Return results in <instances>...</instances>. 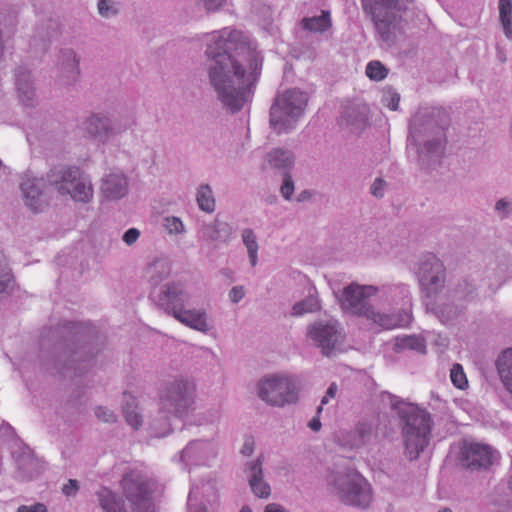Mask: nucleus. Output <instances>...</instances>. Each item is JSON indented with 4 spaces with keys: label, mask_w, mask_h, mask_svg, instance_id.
I'll list each match as a JSON object with an SVG mask.
<instances>
[{
    "label": "nucleus",
    "mask_w": 512,
    "mask_h": 512,
    "mask_svg": "<svg viewBox=\"0 0 512 512\" xmlns=\"http://www.w3.org/2000/svg\"><path fill=\"white\" fill-rule=\"evenodd\" d=\"M208 83L223 109L237 113L250 101L263 58L249 37L229 27L211 33L206 43Z\"/></svg>",
    "instance_id": "f257e3e1"
},
{
    "label": "nucleus",
    "mask_w": 512,
    "mask_h": 512,
    "mask_svg": "<svg viewBox=\"0 0 512 512\" xmlns=\"http://www.w3.org/2000/svg\"><path fill=\"white\" fill-rule=\"evenodd\" d=\"M80 326L67 322L49 328L40 339L41 357L47 371L64 378L82 376L91 367L94 354L78 346Z\"/></svg>",
    "instance_id": "f03ea898"
},
{
    "label": "nucleus",
    "mask_w": 512,
    "mask_h": 512,
    "mask_svg": "<svg viewBox=\"0 0 512 512\" xmlns=\"http://www.w3.org/2000/svg\"><path fill=\"white\" fill-rule=\"evenodd\" d=\"M448 113L438 107H420L409 121L407 149L414 147L422 169L435 168L447 143Z\"/></svg>",
    "instance_id": "7ed1b4c3"
},
{
    "label": "nucleus",
    "mask_w": 512,
    "mask_h": 512,
    "mask_svg": "<svg viewBox=\"0 0 512 512\" xmlns=\"http://www.w3.org/2000/svg\"><path fill=\"white\" fill-rule=\"evenodd\" d=\"M382 400L389 401L390 408L399 418L406 457L411 461L416 460L430 442L434 425L431 414L418 405L405 402L389 392L382 393Z\"/></svg>",
    "instance_id": "20e7f679"
},
{
    "label": "nucleus",
    "mask_w": 512,
    "mask_h": 512,
    "mask_svg": "<svg viewBox=\"0 0 512 512\" xmlns=\"http://www.w3.org/2000/svg\"><path fill=\"white\" fill-rule=\"evenodd\" d=\"M326 482L330 493L345 505L365 509L372 501L369 482L355 470L332 471Z\"/></svg>",
    "instance_id": "39448f33"
},
{
    "label": "nucleus",
    "mask_w": 512,
    "mask_h": 512,
    "mask_svg": "<svg viewBox=\"0 0 512 512\" xmlns=\"http://www.w3.org/2000/svg\"><path fill=\"white\" fill-rule=\"evenodd\" d=\"M364 11L374 22L384 41H389L398 29L404 15L415 8L414 0H361Z\"/></svg>",
    "instance_id": "423d86ee"
},
{
    "label": "nucleus",
    "mask_w": 512,
    "mask_h": 512,
    "mask_svg": "<svg viewBox=\"0 0 512 512\" xmlns=\"http://www.w3.org/2000/svg\"><path fill=\"white\" fill-rule=\"evenodd\" d=\"M307 102V94L296 88L277 95L270 108V127L277 134L288 133L295 129Z\"/></svg>",
    "instance_id": "0eeeda50"
},
{
    "label": "nucleus",
    "mask_w": 512,
    "mask_h": 512,
    "mask_svg": "<svg viewBox=\"0 0 512 512\" xmlns=\"http://www.w3.org/2000/svg\"><path fill=\"white\" fill-rule=\"evenodd\" d=\"M195 386L186 378L177 377L167 381L159 392L160 414H171L174 418L186 417L194 408Z\"/></svg>",
    "instance_id": "6e6552de"
},
{
    "label": "nucleus",
    "mask_w": 512,
    "mask_h": 512,
    "mask_svg": "<svg viewBox=\"0 0 512 512\" xmlns=\"http://www.w3.org/2000/svg\"><path fill=\"white\" fill-rule=\"evenodd\" d=\"M417 277L422 303L438 297L446 288V267L435 255L428 254L420 259Z\"/></svg>",
    "instance_id": "1a4fd4ad"
},
{
    "label": "nucleus",
    "mask_w": 512,
    "mask_h": 512,
    "mask_svg": "<svg viewBox=\"0 0 512 512\" xmlns=\"http://www.w3.org/2000/svg\"><path fill=\"white\" fill-rule=\"evenodd\" d=\"M299 385L291 377L273 375L258 383V397L270 406L283 407L298 400Z\"/></svg>",
    "instance_id": "9d476101"
},
{
    "label": "nucleus",
    "mask_w": 512,
    "mask_h": 512,
    "mask_svg": "<svg viewBox=\"0 0 512 512\" xmlns=\"http://www.w3.org/2000/svg\"><path fill=\"white\" fill-rule=\"evenodd\" d=\"M306 335L326 357L341 351L345 341L343 328L336 319L314 321L307 326Z\"/></svg>",
    "instance_id": "9b49d317"
},
{
    "label": "nucleus",
    "mask_w": 512,
    "mask_h": 512,
    "mask_svg": "<svg viewBox=\"0 0 512 512\" xmlns=\"http://www.w3.org/2000/svg\"><path fill=\"white\" fill-rule=\"evenodd\" d=\"M121 486L130 503L131 512H154L151 500L154 483L143 474L131 471L124 475Z\"/></svg>",
    "instance_id": "f8f14e48"
},
{
    "label": "nucleus",
    "mask_w": 512,
    "mask_h": 512,
    "mask_svg": "<svg viewBox=\"0 0 512 512\" xmlns=\"http://www.w3.org/2000/svg\"><path fill=\"white\" fill-rule=\"evenodd\" d=\"M377 292L378 288L376 286L351 283L343 289L340 299L341 308L353 315L367 319L373 309L368 300Z\"/></svg>",
    "instance_id": "ddd939ff"
},
{
    "label": "nucleus",
    "mask_w": 512,
    "mask_h": 512,
    "mask_svg": "<svg viewBox=\"0 0 512 512\" xmlns=\"http://www.w3.org/2000/svg\"><path fill=\"white\" fill-rule=\"evenodd\" d=\"M155 305L168 315L174 316L188 306L190 295L180 282H167L151 293Z\"/></svg>",
    "instance_id": "4468645a"
},
{
    "label": "nucleus",
    "mask_w": 512,
    "mask_h": 512,
    "mask_svg": "<svg viewBox=\"0 0 512 512\" xmlns=\"http://www.w3.org/2000/svg\"><path fill=\"white\" fill-rule=\"evenodd\" d=\"M83 128L90 138L106 144L111 138L126 131L128 127L106 114L95 113L86 118Z\"/></svg>",
    "instance_id": "2eb2a0df"
},
{
    "label": "nucleus",
    "mask_w": 512,
    "mask_h": 512,
    "mask_svg": "<svg viewBox=\"0 0 512 512\" xmlns=\"http://www.w3.org/2000/svg\"><path fill=\"white\" fill-rule=\"evenodd\" d=\"M79 62L80 58L74 49H59L55 55V80L62 86L74 84L80 75Z\"/></svg>",
    "instance_id": "dca6fc26"
},
{
    "label": "nucleus",
    "mask_w": 512,
    "mask_h": 512,
    "mask_svg": "<svg viewBox=\"0 0 512 512\" xmlns=\"http://www.w3.org/2000/svg\"><path fill=\"white\" fill-rule=\"evenodd\" d=\"M130 182L127 174L113 168L103 174L100 180L99 193L103 201L114 202L125 198L129 193Z\"/></svg>",
    "instance_id": "f3484780"
},
{
    "label": "nucleus",
    "mask_w": 512,
    "mask_h": 512,
    "mask_svg": "<svg viewBox=\"0 0 512 512\" xmlns=\"http://www.w3.org/2000/svg\"><path fill=\"white\" fill-rule=\"evenodd\" d=\"M425 311L433 315L443 325H453L455 322L465 314L466 305L457 303L454 300L448 299L447 294L443 297L440 295L432 300L423 303Z\"/></svg>",
    "instance_id": "a211bd4d"
},
{
    "label": "nucleus",
    "mask_w": 512,
    "mask_h": 512,
    "mask_svg": "<svg viewBox=\"0 0 512 512\" xmlns=\"http://www.w3.org/2000/svg\"><path fill=\"white\" fill-rule=\"evenodd\" d=\"M494 459L495 454L488 445L469 443L461 449V464L471 471L487 469Z\"/></svg>",
    "instance_id": "6ab92c4d"
},
{
    "label": "nucleus",
    "mask_w": 512,
    "mask_h": 512,
    "mask_svg": "<svg viewBox=\"0 0 512 512\" xmlns=\"http://www.w3.org/2000/svg\"><path fill=\"white\" fill-rule=\"evenodd\" d=\"M243 473L248 481L252 493L261 499H267L271 495V487L264 479L263 456L255 460L247 461L243 465Z\"/></svg>",
    "instance_id": "aec40b11"
},
{
    "label": "nucleus",
    "mask_w": 512,
    "mask_h": 512,
    "mask_svg": "<svg viewBox=\"0 0 512 512\" xmlns=\"http://www.w3.org/2000/svg\"><path fill=\"white\" fill-rule=\"evenodd\" d=\"M45 180L25 174L20 182V190L25 205L33 212L42 210L44 201Z\"/></svg>",
    "instance_id": "412c9836"
},
{
    "label": "nucleus",
    "mask_w": 512,
    "mask_h": 512,
    "mask_svg": "<svg viewBox=\"0 0 512 512\" xmlns=\"http://www.w3.org/2000/svg\"><path fill=\"white\" fill-rule=\"evenodd\" d=\"M82 170L78 167L55 166L47 173V181L61 195H69Z\"/></svg>",
    "instance_id": "4be33fe9"
},
{
    "label": "nucleus",
    "mask_w": 512,
    "mask_h": 512,
    "mask_svg": "<svg viewBox=\"0 0 512 512\" xmlns=\"http://www.w3.org/2000/svg\"><path fill=\"white\" fill-rule=\"evenodd\" d=\"M199 233L204 242L218 248L220 245L229 242L233 228L228 222L216 217L208 223H203Z\"/></svg>",
    "instance_id": "5701e85b"
},
{
    "label": "nucleus",
    "mask_w": 512,
    "mask_h": 512,
    "mask_svg": "<svg viewBox=\"0 0 512 512\" xmlns=\"http://www.w3.org/2000/svg\"><path fill=\"white\" fill-rule=\"evenodd\" d=\"M216 456L213 444L207 440H194L182 450L180 461L185 465L204 464L207 460Z\"/></svg>",
    "instance_id": "b1692460"
},
{
    "label": "nucleus",
    "mask_w": 512,
    "mask_h": 512,
    "mask_svg": "<svg viewBox=\"0 0 512 512\" xmlns=\"http://www.w3.org/2000/svg\"><path fill=\"white\" fill-rule=\"evenodd\" d=\"M15 86L20 103L28 108L35 107L37 104V96L31 72L19 68L15 75Z\"/></svg>",
    "instance_id": "393cba45"
},
{
    "label": "nucleus",
    "mask_w": 512,
    "mask_h": 512,
    "mask_svg": "<svg viewBox=\"0 0 512 512\" xmlns=\"http://www.w3.org/2000/svg\"><path fill=\"white\" fill-rule=\"evenodd\" d=\"M367 320L372 321L383 329L389 330L407 327L412 321V314L405 309H400L392 313H380L373 308Z\"/></svg>",
    "instance_id": "a878e982"
},
{
    "label": "nucleus",
    "mask_w": 512,
    "mask_h": 512,
    "mask_svg": "<svg viewBox=\"0 0 512 512\" xmlns=\"http://www.w3.org/2000/svg\"><path fill=\"white\" fill-rule=\"evenodd\" d=\"M296 156L290 149L276 147L265 155V162L269 168L278 171L281 175L290 173L295 166Z\"/></svg>",
    "instance_id": "bb28decb"
},
{
    "label": "nucleus",
    "mask_w": 512,
    "mask_h": 512,
    "mask_svg": "<svg viewBox=\"0 0 512 512\" xmlns=\"http://www.w3.org/2000/svg\"><path fill=\"white\" fill-rule=\"evenodd\" d=\"M173 317L182 324L203 333L210 329L207 322V313L204 309H188L186 306Z\"/></svg>",
    "instance_id": "cd10ccee"
},
{
    "label": "nucleus",
    "mask_w": 512,
    "mask_h": 512,
    "mask_svg": "<svg viewBox=\"0 0 512 512\" xmlns=\"http://www.w3.org/2000/svg\"><path fill=\"white\" fill-rule=\"evenodd\" d=\"M15 461L18 477L20 478L29 480L39 473L38 460L29 449H21V451L16 455Z\"/></svg>",
    "instance_id": "c85d7f7f"
},
{
    "label": "nucleus",
    "mask_w": 512,
    "mask_h": 512,
    "mask_svg": "<svg viewBox=\"0 0 512 512\" xmlns=\"http://www.w3.org/2000/svg\"><path fill=\"white\" fill-rule=\"evenodd\" d=\"M495 366L505 390L512 393V348H506L498 355Z\"/></svg>",
    "instance_id": "c756f323"
},
{
    "label": "nucleus",
    "mask_w": 512,
    "mask_h": 512,
    "mask_svg": "<svg viewBox=\"0 0 512 512\" xmlns=\"http://www.w3.org/2000/svg\"><path fill=\"white\" fill-rule=\"evenodd\" d=\"M445 294L448 299L467 306V303L476 296V287L468 279H461L453 284Z\"/></svg>",
    "instance_id": "7c9ffc66"
},
{
    "label": "nucleus",
    "mask_w": 512,
    "mask_h": 512,
    "mask_svg": "<svg viewBox=\"0 0 512 512\" xmlns=\"http://www.w3.org/2000/svg\"><path fill=\"white\" fill-rule=\"evenodd\" d=\"M341 121L355 129L363 128L368 121V107L365 104L347 106L342 112Z\"/></svg>",
    "instance_id": "2f4dec72"
},
{
    "label": "nucleus",
    "mask_w": 512,
    "mask_h": 512,
    "mask_svg": "<svg viewBox=\"0 0 512 512\" xmlns=\"http://www.w3.org/2000/svg\"><path fill=\"white\" fill-rule=\"evenodd\" d=\"M99 506L104 512H127L124 501L112 490L101 487L96 492Z\"/></svg>",
    "instance_id": "473e14b6"
},
{
    "label": "nucleus",
    "mask_w": 512,
    "mask_h": 512,
    "mask_svg": "<svg viewBox=\"0 0 512 512\" xmlns=\"http://www.w3.org/2000/svg\"><path fill=\"white\" fill-rule=\"evenodd\" d=\"M171 263L167 259H156L149 264L146 274L153 286H158L171 274Z\"/></svg>",
    "instance_id": "72a5a7b5"
},
{
    "label": "nucleus",
    "mask_w": 512,
    "mask_h": 512,
    "mask_svg": "<svg viewBox=\"0 0 512 512\" xmlns=\"http://www.w3.org/2000/svg\"><path fill=\"white\" fill-rule=\"evenodd\" d=\"M69 196L78 202L88 203L93 197V186L87 175L82 171L78 181L75 183L74 189H70Z\"/></svg>",
    "instance_id": "f704fd0d"
},
{
    "label": "nucleus",
    "mask_w": 512,
    "mask_h": 512,
    "mask_svg": "<svg viewBox=\"0 0 512 512\" xmlns=\"http://www.w3.org/2000/svg\"><path fill=\"white\" fill-rule=\"evenodd\" d=\"M302 27L311 32H325L331 25L330 12L322 10L318 16L305 17L301 21Z\"/></svg>",
    "instance_id": "c9c22d12"
},
{
    "label": "nucleus",
    "mask_w": 512,
    "mask_h": 512,
    "mask_svg": "<svg viewBox=\"0 0 512 512\" xmlns=\"http://www.w3.org/2000/svg\"><path fill=\"white\" fill-rule=\"evenodd\" d=\"M196 201L200 210L213 213L216 209V200L209 184H201L196 191Z\"/></svg>",
    "instance_id": "e433bc0d"
},
{
    "label": "nucleus",
    "mask_w": 512,
    "mask_h": 512,
    "mask_svg": "<svg viewBox=\"0 0 512 512\" xmlns=\"http://www.w3.org/2000/svg\"><path fill=\"white\" fill-rule=\"evenodd\" d=\"M375 424L372 421H360L354 429V446H361L368 443L375 435Z\"/></svg>",
    "instance_id": "4c0bfd02"
},
{
    "label": "nucleus",
    "mask_w": 512,
    "mask_h": 512,
    "mask_svg": "<svg viewBox=\"0 0 512 512\" xmlns=\"http://www.w3.org/2000/svg\"><path fill=\"white\" fill-rule=\"evenodd\" d=\"M171 414H160L158 408V414L155 416L150 423V431L154 437L160 438L168 435L172 431Z\"/></svg>",
    "instance_id": "58836bf2"
},
{
    "label": "nucleus",
    "mask_w": 512,
    "mask_h": 512,
    "mask_svg": "<svg viewBox=\"0 0 512 512\" xmlns=\"http://www.w3.org/2000/svg\"><path fill=\"white\" fill-rule=\"evenodd\" d=\"M321 309L320 301L316 295L309 293L303 300L295 303L292 307V316H302L307 313L317 312Z\"/></svg>",
    "instance_id": "ea45409f"
},
{
    "label": "nucleus",
    "mask_w": 512,
    "mask_h": 512,
    "mask_svg": "<svg viewBox=\"0 0 512 512\" xmlns=\"http://www.w3.org/2000/svg\"><path fill=\"white\" fill-rule=\"evenodd\" d=\"M405 349L425 353L426 345L424 339L416 335L397 337L395 342V350L399 352Z\"/></svg>",
    "instance_id": "a19ab883"
},
{
    "label": "nucleus",
    "mask_w": 512,
    "mask_h": 512,
    "mask_svg": "<svg viewBox=\"0 0 512 512\" xmlns=\"http://www.w3.org/2000/svg\"><path fill=\"white\" fill-rule=\"evenodd\" d=\"M58 24L52 19H46L40 22L35 28L34 39H39L46 43L57 35Z\"/></svg>",
    "instance_id": "79ce46f5"
},
{
    "label": "nucleus",
    "mask_w": 512,
    "mask_h": 512,
    "mask_svg": "<svg viewBox=\"0 0 512 512\" xmlns=\"http://www.w3.org/2000/svg\"><path fill=\"white\" fill-rule=\"evenodd\" d=\"M242 240L247 248L250 263L252 266H255L257 264L258 243L253 230L250 228L244 229L242 231Z\"/></svg>",
    "instance_id": "37998d69"
},
{
    "label": "nucleus",
    "mask_w": 512,
    "mask_h": 512,
    "mask_svg": "<svg viewBox=\"0 0 512 512\" xmlns=\"http://www.w3.org/2000/svg\"><path fill=\"white\" fill-rule=\"evenodd\" d=\"M512 0H499V17L504 32L508 38L512 34L511 28Z\"/></svg>",
    "instance_id": "c03bdc74"
},
{
    "label": "nucleus",
    "mask_w": 512,
    "mask_h": 512,
    "mask_svg": "<svg viewBox=\"0 0 512 512\" xmlns=\"http://www.w3.org/2000/svg\"><path fill=\"white\" fill-rule=\"evenodd\" d=\"M123 413H124L126 422L131 427H133L134 429H138V427L141 426L142 417L136 411L135 399L130 398L129 400L126 401L125 405L123 406Z\"/></svg>",
    "instance_id": "a18cd8bd"
},
{
    "label": "nucleus",
    "mask_w": 512,
    "mask_h": 512,
    "mask_svg": "<svg viewBox=\"0 0 512 512\" xmlns=\"http://www.w3.org/2000/svg\"><path fill=\"white\" fill-rule=\"evenodd\" d=\"M97 11L102 18L109 19L120 13V4L113 0H98Z\"/></svg>",
    "instance_id": "49530a36"
},
{
    "label": "nucleus",
    "mask_w": 512,
    "mask_h": 512,
    "mask_svg": "<svg viewBox=\"0 0 512 512\" xmlns=\"http://www.w3.org/2000/svg\"><path fill=\"white\" fill-rule=\"evenodd\" d=\"M12 286L11 270L6 259L0 254V294L7 293Z\"/></svg>",
    "instance_id": "de8ad7c7"
},
{
    "label": "nucleus",
    "mask_w": 512,
    "mask_h": 512,
    "mask_svg": "<svg viewBox=\"0 0 512 512\" xmlns=\"http://www.w3.org/2000/svg\"><path fill=\"white\" fill-rule=\"evenodd\" d=\"M366 75L373 81H381L386 78L388 69L380 61H371L366 66Z\"/></svg>",
    "instance_id": "09e8293b"
},
{
    "label": "nucleus",
    "mask_w": 512,
    "mask_h": 512,
    "mask_svg": "<svg viewBox=\"0 0 512 512\" xmlns=\"http://www.w3.org/2000/svg\"><path fill=\"white\" fill-rule=\"evenodd\" d=\"M382 104L392 111H396L400 102V94L391 86L383 89Z\"/></svg>",
    "instance_id": "8fccbe9b"
},
{
    "label": "nucleus",
    "mask_w": 512,
    "mask_h": 512,
    "mask_svg": "<svg viewBox=\"0 0 512 512\" xmlns=\"http://www.w3.org/2000/svg\"><path fill=\"white\" fill-rule=\"evenodd\" d=\"M450 378L452 383L458 389H465L468 386V381L463 368L460 364L455 363L450 371Z\"/></svg>",
    "instance_id": "3c124183"
},
{
    "label": "nucleus",
    "mask_w": 512,
    "mask_h": 512,
    "mask_svg": "<svg viewBox=\"0 0 512 512\" xmlns=\"http://www.w3.org/2000/svg\"><path fill=\"white\" fill-rule=\"evenodd\" d=\"M282 176H283V181L280 186V193L285 200H291L292 195L294 193V189H295L291 172L282 174Z\"/></svg>",
    "instance_id": "603ef678"
},
{
    "label": "nucleus",
    "mask_w": 512,
    "mask_h": 512,
    "mask_svg": "<svg viewBox=\"0 0 512 512\" xmlns=\"http://www.w3.org/2000/svg\"><path fill=\"white\" fill-rule=\"evenodd\" d=\"M95 416L97 419L105 423H115L117 421V416L114 411L105 406L96 407Z\"/></svg>",
    "instance_id": "864d4df0"
},
{
    "label": "nucleus",
    "mask_w": 512,
    "mask_h": 512,
    "mask_svg": "<svg viewBox=\"0 0 512 512\" xmlns=\"http://www.w3.org/2000/svg\"><path fill=\"white\" fill-rule=\"evenodd\" d=\"M494 209L500 219H506L510 214L511 202L507 198H501L496 202Z\"/></svg>",
    "instance_id": "5fc2aeb1"
},
{
    "label": "nucleus",
    "mask_w": 512,
    "mask_h": 512,
    "mask_svg": "<svg viewBox=\"0 0 512 512\" xmlns=\"http://www.w3.org/2000/svg\"><path fill=\"white\" fill-rule=\"evenodd\" d=\"M164 226L170 234H179L184 231V225L182 221L177 217L165 218Z\"/></svg>",
    "instance_id": "6e6d98bb"
},
{
    "label": "nucleus",
    "mask_w": 512,
    "mask_h": 512,
    "mask_svg": "<svg viewBox=\"0 0 512 512\" xmlns=\"http://www.w3.org/2000/svg\"><path fill=\"white\" fill-rule=\"evenodd\" d=\"M387 183L382 178H376L370 187L371 194L376 198H382L384 196L385 188Z\"/></svg>",
    "instance_id": "4d7b16f0"
},
{
    "label": "nucleus",
    "mask_w": 512,
    "mask_h": 512,
    "mask_svg": "<svg viewBox=\"0 0 512 512\" xmlns=\"http://www.w3.org/2000/svg\"><path fill=\"white\" fill-rule=\"evenodd\" d=\"M197 489L193 488L191 489L189 496H188V509L189 512H207V509L205 505H195L194 500H197Z\"/></svg>",
    "instance_id": "13d9d810"
},
{
    "label": "nucleus",
    "mask_w": 512,
    "mask_h": 512,
    "mask_svg": "<svg viewBox=\"0 0 512 512\" xmlns=\"http://www.w3.org/2000/svg\"><path fill=\"white\" fill-rule=\"evenodd\" d=\"M79 490V482L75 479H69L62 487V493L67 497H74Z\"/></svg>",
    "instance_id": "bf43d9fd"
},
{
    "label": "nucleus",
    "mask_w": 512,
    "mask_h": 512,
    "mask_svg": "<svg viewBox=\"0 0 512 512\" xmlns=\"http://www.w3.org/2000/svg\"><path fill=\"white\" fill-rule=\"evenodd\" d=\"M337 390V385L335 383H331L326 391V394L321 399L320 406L317 408V415H319L322 412L323 406L328 403L329 399L335 397Z\"/></svg>",
    "instance_id": "052dcab7"
},
{
    "label": "nucleus",
    "mask_w": 512,
    "mask_h": 512,
    "mask_svg": "<svg viewBox=\"0 0 512 512\" xmlns=\"http://www.w3.org/2000/svg\"><path fill=\"white\" fill-rule=\"evenodd\" d=\"M16 512H48L45 504L37 502L32 505H20Z\"/></svg>",
    "instance_id": "680f3d73"
},
{
    "label": "nucleus",
    "mask_w": 512,
    "mask_h": 512,
    "mask_svg": "<svg viewBox=\"0 0 512 512\" xmlns=\"http://www.w3.org/2000/svg\"><path fill=\"white\" fill-rule=\"evenodd\" d=\"M140 231L137 228L128 229L122 236V240L128 245H133L139 238Z\"/></svg>",
    "instance_id": "e2e57ef3"
},
{
    "label": "nucleus",
    "mask_w": 512,
    "mask_h": 512,
    "mask_svg": "<svg viewBox=\"0 0 512 512\" xmlns=\"http://www.w3.org/2000/svg\"><path fill=\"white\" fill-rule=\"evenodd\" d=\"M207 11H215L219 9L225 0H197Z\"/></svg>",
    "instance_id": "0e129e2a"
},
{
    "label": "nucleus",
    "mask_w": 512,
    "mask_h": 512,
    "mask_svg": "<svg viewBox=\"0 0 512 512\" xmlns=\"http://www.w3.org/2000/svg\"><path fill=\"white\" fill-rule=\"evenodd\" d=\"M245 296L243 286H234L229 292V298L233 303H238Z\"/></svg>",
    "instance_id": "69168bd1"
},
{
    "label": "nucleus",
    "mask_w": 512,
    "mask_h": 512,
    "mask_svg": "<svg viewBox=\"0 0 512 512\" xmlns=\"http://www.w3.org/2000/svg\"><path fill=\"white\" fill-rule=\"evenodd\" d=\"M255 442L252 437L245 439L244 444L241 448V454L244 456H250L254 452Z\"/></svg>",
    "instance_id": "338daca9"
},
{
    "label": "nucleus",
    "mask_w": 512,
    "mask_h": 512,
    "mask_svg": "<svg viewBox=\"0 0 512 512\" xmlns=\"http://www.w3.org/2000/svg\"><path fill=\"white\" fill-rule=\"evenodd\" d=\"M264 512H289L286 508L277 503H270L265 507Z\"/></svg>",
    "instance_id": "774afa93"
}]
</instances>
